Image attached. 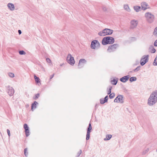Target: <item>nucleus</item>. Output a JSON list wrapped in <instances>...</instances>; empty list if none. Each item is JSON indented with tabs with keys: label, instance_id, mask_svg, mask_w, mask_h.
Returning a JSON list of instances; mask_svg holds the SVG:
<instances>
[{
	"label": "nucleus",
	"instance_id": "obj_10",
	"mask_svg": "<svg viewBox=\"0 0 157 157\" xmlns=\"http://www.w3.org/2000/svg\"><path fill=\"white\" fill-rule=\"evenodd\" d=\"M114 101L115 102L123 103L124 102L123 96L122 95H118L115 99Z\"/></svg>",
	"mask_w": 157,
	"mask_h": 157
},
{
	"label": "nucleus",
	"instance_id": "obj_22",
	"mask_svg": "<svg viewBox=\"0 0 157 157\" xmlns=\"http://www.w3.org/2000/svg\"><path fill=\"white\" fill-rule=\"evenodd\" d=\"M117 80L113 79L111 80V82L112 84L115 85L117 84Z\"/></svg>",
	"mask_w": 157,
	"mask_h": 157
},
{
	"label": "nucleus",
	"instance_id": "obj_27",
	"mask_svg": "<svg viewBox=\"0 0 157 157\" xmlns=\"http://www.w3.org/2000/svg\"><path fill=\"white\" fill-rule=\"evenodd\" d=\"M153 65L154 66L157 65V56L154 60L153 63Z\"/></svg>",
	"mask_w": 157,
	"mask_h": 157
},
{
	"label": "nucleus",
	"instance_id": "obj_30",
	"mask_svg": "<svg viewBox=\"0 0 157 157\" xmlns=\"http://www.w3.org/2000/svg\"><path fill=\"white\" fill-rule=\"evenodd\" d=\"M115 94L113 93L110 94L109 95V98L110 99L114 97Z\"/></svg>",
	"mask_w": 157,
	"mask_h": 157
},
{
	"label": "nucleus",
	"instance_id": "obj_40",
	"mask_svg": "<svg viewBox=\"0 0 157 157\" xmlns=\"http://www.w3.org/2000/svg\"><path fill=\"white\" fill-rule=\"evenodd\" d=\"M156 51V50L155 49L153 48L151 51V52L152 53H155Z\"/></svg>",
	"mask_w": 157,
	"mask_h": 157
},
{
	"label": "nucleus",
	"instance_id": "obj_2",
	"mask_svg": "<svg viewBox=\"0 0 157 157\" xmlns=\"http://www.w3.org/2000/svg\"><path fill=\"white\" fill-rule=\"evenodd\" d=\"M144 17L146 21L149 23H151L155 21V16L151 12H146L144 14Z\"/></svg>",
	"mask_w": 157,
	"mask_h": 157
},
{
	"label": "nucleus",
	"instance_id": "obj_42",
	"mask_svg": "<svg viewBox=\"0 0 157 157\" xmlns=\"http://www.w3.org/2000/svg\"><path fill=\"white\" fill-rule=\"evenodd\" d=\"M18 33L19 34H21V31L20 30H19L18 31Z\"/></svg>",
	"mask_w": 157,
	"mask_h": 157
},
{
	"label": "nucleus",
	"instance_id": "obj_7",
	"mask_svg": "<svg viewBox=\"0 0 157 157\" xmlns=\"http://www.w3.org/2000/svg\"><path fill=\"white\" fill-rule=\"evenodd\" d=\"M148 55H145L143 56L140 60V64L141 66L144 65L148 60Z\"/></svg>",
	"mask_w": 157,
	"mask_h": 157
},
{
	"label": "nucleus",
	"instance_id": "obj_32",
	"mask_svg": "<svg viewBox=\"0 0 157 157\" xmlns=\"http://www.w3.org/2000/svg\"><path fill=\"white\" fill-rule=\"evenodd\" d=\"M27 151V148H25L24 149V151L25 155L26 156H27L28 155V152H26Z\"/></svg>",
	"mask_w": 157,
	"mask_h": 157
},
{
	"label": "nucleus",
	"instance_id": "obj_8",
	"mask_svg": "<svg viewBox=\"0 0 157 157\" xmlns=\"http://www.w3.org/2000/svg\"><path fill=\"white\" fill-rule=\"evenodd\" d=\"M67 62L71 65H73L75 63L74 57L71 56L70 54H69L67 57Z\"/></svg>",
	"mask_w": 157,
	"mask_h": 157
},
{
	"label": "nucleus",
	"instance_id": "obj_44",
	"mask_svg": "<svg viewBox=\"0 0 157 157\" xmlns=\"http://www.w3.org/2000/svg\"><path fill=\"white\" fill-rule=\"evenodd\" d=\"M148 151H149V149L147 148L145 151L147 152H148Z\"/></svg>",
	"mask_w": 157,
	"mask_h": 157
},
{
	"label": "nucleus",
	"instance_id": "obj_11",
	"mask_svg": "<svg viewBox=\"0 0 157 157\" xmlns=\"http://www.w3.org/2000/svg\"><path fill=\"white\" fill-rule=\"evenodd\" d=\"M142 9L143 10H145L147 9H150L148 4L145 2H143L141 3Z\"/></svg>",
	"mask_w": 157,
	"mask_h": 157
},
{
	"label": "nucleus",
	"instance_id": "obj_46",
	"mask_svg": "<svg viewBox=\"0 0 157 157\" xmlns=\"http://www.w3.org/2000/svg\"><path fill=\"white\" fill-rule=\"evenodd\" d=\"M60 65V66H62V65L61 64Z\"/></svg>",
	"mask_w": 157,
	"mask_h": 157
},
{
	"label": "nucleus",
	"instance_id": "obj_5",
	"mask_svg": "<svg viewBox=\"0 0 157 157\" xmlns=\"http://www.w3.org/2000/svg\"><path fill=\"white\" fill-rule=\"evenodd\" d=\"M100 44L98 41L94 40L91 42L90 47L92 49H98L100 47Z\"/></svg>",
	"mask_w": 157,
	"mask_h": 157
},
{
	"label": "nucleus",
	"instance_id": "obj_31",
	"mask_svg": "<svg viewBox=\"0 0 157 157\" xmlns=\"http://www.w3.org/2000/svg\"><path fill=\"white\" fill-rule=\"evenodd\" d=\"M19 53L21 55H25V52L24 51L22 50L19 51Z\"/></svg>",
	"mask_w": 157,
	"mask_h": 157
},
{
	"label": "nucleus",
	"instance_id": "obj_20",
	"mask_svg": "<svg viewBox=\"0 0 157 157\" xmlns=\"http://www.w3.org/2000/svg\"><path fill=\"white\" fill-rule=\"evenodd\" d=\"M133 8L136 12H138L140 11L141 7L138 6H135L133 7Z\"/></svg>",
	"mask_w": 157,
	"mask_h": 157
},
{
	"label": "nucleus",
	"instance_id": "obj_29",
	"mask_svg": "<svg viewBox=\"0 0 157 157\" xmlns=\"http://www.w3.org/2000/svg\"><path fill=\"white\" fill-rule=\"evenodd\" d=\"M40 94H36L34 97H33V98L34 99L36 100V99L38 98Z\"/></svg>",
	"mask_w": 157,
	"mask_h": 157
},
{
	"label": "nucleus",
	"instance_id": "obj_1",
	"mask_svg": "<svg viewBox=\"0 0 157 157\" xmlns=\"http://www.w3.org/2000/svg\"><path fill=\"white\" fill-rule=\"evenodd\" d=\"M157 102V90H155L151 94L148 99L147 104L150 106H152Z\"/></svg>",
	"mask_w": 157,
	"mask_h": 157
},
{
	"label": "nucleus",
	"instance_id": "obj_37",
	"mask_svg": "<svg viewBox=\"0 0 157 157\" xmlns=\"http://www.w3.org/2000/svg\"><path fill=\"white\" fill-rule=\"evenodd\" d=\"M7 132L8 136H9V137H10V132L9 130L8 129H7Z\"/></svg>",
	"mask_w": 157,
	"mask_h": 157
},
{
	"label": "nucleus",
	"instance_id": "obj_9",
	"mask_svg": "<svg viewBox=\"0 0 157 157\" xmlns=\"http://www.w3.org/2000/svg\"><path fill=\"white\" fill-rule=\"evenodd\" d=\"M86 63V61L84 59H82L79 60L78 65V68L80 69L83 67L84 64Z\"/></svg>",
	"mask_w": 157,
	"mask_h": 157
},
{
	"label": "nucleus",
	"instance_id": "obj_19",
	"mask_svg": "<svg viewBox=\"0 0 157 157\" xmlns=\"http://www.w3.org/2000/svg\"><path fill=\"white\" fill-rule=\"evenodd\" d=\"M38 104V102L36 101H35L34 103L32 104L31 109L32 111H33V109L36 108V105Z\"/></svg>",
	"mask_w": 157,
	"mask_h": 157
},
{
	"label": "nucleus",
	"instance_id": "obj_12",
	"mask_svg": "<svg viewBox=\"0 0 157 157\" xmlns=\"http://www.w3.org/2000/svg\"><path fill=\"white\" fill-rule=\"evenodd\" d=\"M138 24V21L137 20H133L131 21L130 22V27L132 29H134L136 28Z\"/></svg>",
	"mask_w": 157,
	"mask_h": 157
},
{
	"label": "nucleus",
	"instance_id": "obj_33",
	"mask_svg": "<svg viewBox=\"0 0 157 157\" xmlns=\"http://www.w3.org/2000/svg\"><path fill=\"white\" fill-rule=\"evenodd\" d=\"M140 69V67H137L134 70V71L135 72L137 71H139Z\"/></svg>",
	"mask_w": 157,
	"mask_h": 157
},
{
	"label": "nucleus",
	"instance_id": "obj_36",
	"mask_svg": "<svg viewBox=\"0 0 157 157\" xmlns=\"http://www.w3.org/2000/svg\"><path fill=\"white\" fill-rule=\"evenodd\" d=\"M81 153H82V151L81 150H80L78 153L77 157H78V156H79Z\"/></svg>",
	"mask_w": 157,
	"mask_h": 157
},
{
	"label": "nucleus",
	"instance_id": "obj_15",
	"mask_svg": "<svg viewBox=\"0 0 157 157\" xmlns=\"http://www.w3.org/2000/svg\"><path fill=\"white\" fill-rule=\"evenodd\" d=\"M24 127L25 129V132L26 136H28L29 135V128L28 125L25 124H24Z\"/></svg>",
	"mask_w": 157,
	"mask_h": 157
},
{
	"label": "nucleus",
	"instance_id": "obj_14",
	"mask_svg": "<svg viewBox=\"0 0 157 157\" xmlns=\"http://www.w3.org/2000/svg\"><path fill=\"white\" fill-rule=\"evenodd\" d=\"M92 129L91 124L90 123L89 125V127L88 128L87 134H86V140H88L90 138V131Z\"/></svg>",
	"mask_w": 157,
	"mask_h": 157
},
{
	"label": "nucleus",
	"instance_id": "obj_47",
	"mask_svg": "<svg viewBox=\"0 0 157 157\" xmlns=\"http://www.w3.org/2000/svg\"><path fill=\"white\" fill-rule=\"evenodd\" d=\"M156 151L157 152V150H156Z\"/></svg>",
	"mask_w": 157,
	"mask_h": 157
},
{
	"label": "nucleus",
	"instance_id": "obj_43",
	"mask_svg": "<svg viewBox=\"0 0 157 157\" xmlns=\"http://www.w3.org/2000/svg\"><path fill=\"white\" fill-rule=\"evenodd\" d=\"M147 153V152L145 151L143 152L142 154L143 155H144V154H146Z\"/></svg>",
	"mask_w": 157,
	"mask_h": 157
},
{
	"label": "nucleus",
	"instance_id": "obj_18",
	"mask_svg": "<svg viewBox=\"0 0 157 157\" xmlns=\"http://www.w3.org/2000/svg\"><path fill=\"white\" fill-rule=\"evenodd\" d=\"M124 10L127 12H131V10L128 4L124 5Z\"/></svg>",
	"mask_w": 157,
	"mask_h": 157
},
{
	"label": "nucleus",
	"instance_id": "obj_23",
	"mask_svg": "<svg viewBox=\"0 0 157 157\" xmlns=\"http://www.w3.org/2000/svg\"><path fill=\"white\" fill-rule=\"evenodd\" d=\"M136 78L135 77H132L130 78L129 81L131 82L136 81Z\"/></svg>",
	"mask_w": 157,
	"mask_h": 157
},
{
	"label": "nucleus",
	"instance_id": "obj_34",
	"mask_svg": "<svg viewBox=\"0 0 157 157\" xmlns=\"http://www.w3.org/2000/svg\"><path fill=\"white\" fill-rule=\"evenodd\" d=\"M100 101V103L101 104H103L105 103V101L103 99H101Z\"/></svg>",
	"mask_w": 157,
	"mask_h": 157
},
{
	"label": "nucleus",
	"instance_id": "obj_3",
	"mask_svg": "<svg viewBox=\"0 0 157 157\" xmlns=\"http://www.w3.org/2000/svg\"><path fill=\"white\" fill-rule=\"evenodd\" d=\"M114 42V38L110 36L105 37L102 40V44L103 45H106L108 44H113Z\"/></svg>",
	"mask_w": 157,
	"mask_h": 157
},
{
	"label": "nucleus",
	"instance_id": "obj_38",
	"mask_svg": "<svg viewBox=\"0 0 157 157\" xmlns=\"http://www.w3.org/2000/svg\"><path fill=\"white\" fill-rule=\"evenodd\" d=\"M154 45L155 46H157V39L154 42Z\"/></svg>",
	"mask_w": 157,
	"mask_h": 157
},
{
	"label": "nucleus",
	"instance_id": "obj_25",
	"mask_svg": "<svg viewBox=\"0 0 157 157\" xmlns=\"http://www.w3.org/2000/svg\"><path fill=\"white\" fill-rule=\"evenodd\" d=\"M112 88V87L111 86H109V89H108L107 90V94H110L111 93V90Z\"/></svg>",
	"mask_w": 157,
	"mask_h": 157
},
{
	"label": "nucleus",
	"instance_id": "obj_17",
	"mask_svg": "<svg viewBox=\"0 0 157 157\" xmlns=\"http://www.w3.org/2000/svg\"><path fill=\"white\" fill-rule=\"evenodd\" d=\"M7 6L9 10L11 11H13L14 10L15 7L13 4L9 3L7 4Z\"/></svg>",
	"mask_w": 157,
	"mask_h": 157
},
{
	"label": "nucleus",
	"instance_id": "obj_41",
	"mask_svg": "<svg viewBox=\"0 0 157 157\" xmlns=\"http://www.w3.org/2000/svg\"><path fill=\"white\" fill-rule=\"evenodd\" d=\"M54 74H53L52 75H51V76H50V79H51L53 77H54Z\"/></svg>",
	"mask_w": 157,
	"mask_h": 157
},
{
	"label": "nucleus",
	"instance_id": "obj_4",
	"mask_svg": "<svg viewBox=\"0 0 157 157\" xmlns=\"http://www.w3.org/2000/svg\"><path fill=\"white\" fill-rule=\"evenodd\" d=\"M113 31L108 29H105L101 31L98 34L100 36H105L107 35L111 34L113 33Z\"/></svg>",
	"mask_w": 157,
	"mask_h": 157
},
{
	"label": "nucleus",
	"instance_id": "obj_28",
	"mask_svg": "<svg viewBox=\"0 0 157 157\" xmlns=\"http://www.w3.org/2000/svg\"><path fill=\"white\" fill-rule=\"evenodd\" d=\"M8 75L9 77L11 78H13L14 77V75L13 73H9Z\"/></svg>",
	"mask_w": 157,
	"mask_h": 157
},
{
	"label": "nucleus",
	"instance_id": "obj_6",
	"mask_svg": "<svg viewBox=\"0 0 157 157\" xmlns=\"http://www.w3.org/2000/svg\"><path fill=\"white\" fill-rule=\"evenodd\" d=\"M118 44H114L110 45L108 48L107 51L109 52H113L119 47Z\"/></svg>",
	"mask_w": 157,
	"mask_h": 157
},
{
	"label": "nucleus",
	"instance_id": "obj_13",
	"mask_svg": "<svg viewBox=\"0 0 157 157\" xmlns=\"http://www.w3.org/2000/svg\"><path fill=\"white\" fill-rule=\"evenodd\" d=\"M8 89V93L9 95L10 96L13 95L14 93V90L10 86H7Z\"/></svg>",
	"mask_w": 157,
	"mask_h": 157
},
{
	"label": "nucleus",
	"instance_id": "obj_24",
	"mask_svg": "<svg viewBox=\"0 0 157 157\" xmlns=\"http://www.w3.org/2000/svg\"><path fill=\"white\" fill-rule=\"evenodd\" d=\"M153 34L155 36H157V27L155 29Z\"/></svg>",
	"mask_w": 157,
	"mask_h": 157
},
{
	"label": "nucleus",
	"instance_id": "obj_35",
	"mask_svg": "<svg viewBox=\"0 0 157 157\" xmlns=\"http://www.w3.org/2000/svg\"><path fill=\"white\" fill-rule=\"evenodd\" d=\"M46 61L48 63H51V60L48 58H47L46 59Z\"/></svg>",
	"mask_w": 157,
	"mask_h": 157
},
{
	"label": "nucleus",
	"instance_id": "obj_16",
	"mask_svg": "<svg viewBox=\"0 0 157 157\" xmlns=\"http://www.w3.org/2000/svg\"><path fill=\"white\" fill-rule=\"evenodd\" d=\"M130 76L129 75L124 76L120 79V80L121 82H127L130 77Z\"/></svg>",
	"mask_w": 157,
	"mask_h": 157
},
{
	"label": "nucleus",
	"instance_id": "obj_39",
	"mask_svg": "<svg viewBox=\"0 0 157 157\" xmlns=\"http://www.w3.org/2000/svg\"><path fill=\"white\" fill-rule=\"evenodd\" d=\"M108 99V97L107 96H106L105 97L104 100H105V102L107 101Z\"/></svg>",
	"mask_w": 157,
	"mask_h": 157
},
{
	"label": "nucleus",
	"instance_id": "obj_45",
	"mask_svg": "<svg viewBox=\"0 0 157 157\" xmlns=\"http://www.w3.org/2000/svg\"><path fill=\"white\" fill-rule=\"evenodd\" d=\"M148 151H149V149L147 148L145 151L147 152H148Z\"/></svg>",
	"mask_w": 157,
	"mask_h": 157
},
{
	"label": "nucleus",
	"instance_id": "obj_26",
	"mask_svg": "<svg viewBox=\"0 0 157 157\" xmlns=\"http://www.w3.org/2000/svg\"><path fill=\"white\" fill-rule=\"evenodd\" d=\"M112 137V136L111 135H107L106 136V138L104 139L105 140H109Z\"/></svg>",
	"mask_w": 157,
	"mask_h": 157
},
{
	"label": "nucleus",
	"instance_id": "obj_21",
	"mask_svg": "<svg viewBox=\"0 0 157 157\" xmlns=\"http://www.w3.org/2000/svg\"><path fill=\"white\" fill-rule=\"evenodd\" d=\"M34 78L36 82L38 83L40 82L39 78L37 77L35 75H34Z\"/></svg>",
	"mask_w": 157,
	"mask_h": 157
}]
</instances>
